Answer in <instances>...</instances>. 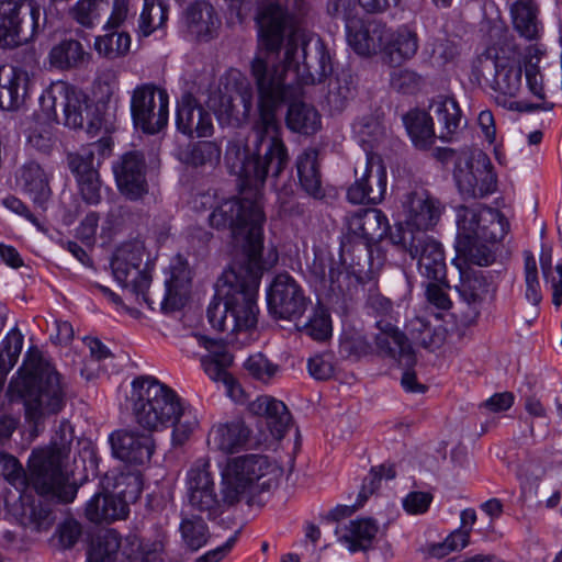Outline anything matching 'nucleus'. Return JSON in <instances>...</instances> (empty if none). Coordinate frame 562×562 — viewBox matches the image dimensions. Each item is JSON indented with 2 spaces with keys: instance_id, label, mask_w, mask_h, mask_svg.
Masks as SVG:
<instances>
[{
  "instance_id": "f257e3e1",
  "label": "nucleus",
  "mask_w": 562,
  "mask_h": 562,
  "mask_svg": "<svg viewBox=\"0 0 562 562\" xmlns=\"http://www.w3.org/2000/svg\"><path fill=\"white\" fill-rule=\"evenodd\" d=\"M136 391L134 416L136 423L148 431L123 428L109 437L112 454L131 464L143 465L150 461L155 440L150 434L159 426H172V443L182 446L199 426L192 409L184 407L178 394L153 378H137L133 381Z\"/></svg>"
},
{
  "instance_id": "f03ea898",
  "label": "nucleus",
  "mask_w": 562,
  "mask_h": 562,
  "mask_svg": "<svg viewBox=\"0 0 562 562\" xmlns=\"http://www.w3.org/2000/svg\"><path fill=\"white\" fill-rule=\"evenodd\" d=\"M251 76L258 91L259 116L245 145L241 176L249 186H262L268 176L278 178L289 162L288 149L281 138L277 108L284 101V86L267 63L257 58L251 63Z\"/></svg>"
},
{
  "instance_id": "7ed1b4c3",
  "label": "nucleus",
  "mask_w": 562,
  "mask_h": 562,
  "mask_svg": "<svg viewBox=\"0 0 562 562\" xmlns=\"http://www.w3.org/2000/svg\"><path fill=\"white\" fill-rule=\"evenodd\" d=\"M286 19L285 10L279 4L270 3L262 9L257 23L260 45L265 50L252 60L254 63L257 58L263 59L270 71L281 76L284 98L286 97L285 70L292 69L302 85L322 82L333 71L330 55L324 42L319 37L306 38L300 30H293L288 34L284 65L277 66L272 63L271 57L279 53L284 38Z\"/></svg>"
},
{
  "instance_id": "20e7f679",
  "label": "nucleus",
  "mask_w": 562,
  "mask_h": 562,
  "mask_svg": "<svg viewBox=\"0 0 562 562\" xmlns=\"http://www.w3.org/2000/svg\"><path fill=\"white\" fill-rule=\"evenodd\" d=\"M265 270L261 258L234 260L215 284V294L207 306L211 326L229 335L256 328L259 307L258 288Z\"/></svg>"
},
{
  "instance_id": "39448f33",
  "label": "nucleus",
  "mask_w": 562,
  "mask_h": 562,
  "mask_svg": "<svg viewBox=\"0 0 562 562\" xmlns=\"http://www.w3.org/2000/svg\"><path fill=\"white\" fill-rule=\"evenodd\" d=\"M68 385L55 366L37 348H30L9 384L12 400H21L25 419L35 429L66 404Z\"/></svg>"
},
{
  "instance_id": "423d86ee",
  "label": "nucleus",
  "mask_w": 562,
  "mask_h": 562,
  "mask_svg": "<svg viewBox=\"0 0 562 562\" xmlns=\"http://www.w3.org/2000/svg\"><path fill=\"white\" fill-rule=\"evenodd\" d=\"M72 441V428L68 422L63 420L52 437L50 445L32 451L31 480L33 490L38 495L64 504L75 499L78 486L68 469Z\"/></svg>"
},
{
  "instance_id": "0eeeda50",
  "label": "nucleus",
  "mask_w": 562,
  "mask_h": 562,
  "mask_svg": "<svg viewBox=\"0 0 562 562\" xmlns=\"http://www.w3.org/2000/svg\"><path fill=\"white\" fill-rule=\"evenodd\" d=\"M209 221L212 227L228 228L235 239L244 241L241 254L235 260L261 258L266 216L258 201L225 200L212 211Z\"/></svg>"
},
{
  "instance_id": "6e6552de",
  "label": "nucleus",
  "mask_w": 562,
  "mask_h": 562,
  "mask_svg": "<svg viewBox=\"0 0 562 562\" xmlns=\"http://www.w3.org/2000/svg\"><path fill=\"white\" fill-rule=\"evenodd\" d=\"M282 474L283 470L266 456L246 454L232 458L222 473L225 502L229 505L237 504L255 483L263 491L276 487Z\"/></svg>"
},
{
  "instance_id": "1a4fd4ad",
  "label": "nucleus",
  "mask_w": 562,
  "mask_h": 562,
  "mask_svg": "<svg viewBox=\"0 0 562 562\" xmlns=\"http://www.w3.org/2000/svg\"><path fill=\"white\" fill-rule=\"evenodd\" d=\"M115 280L153 310L154 301L147 290L151 282L149 254L144 241L133 239L121 244L111 260Z\"/></svg>"
},
{
  "instance_id": "9d476101",
  "label": "nucleus",
  "mask_w": 562,
  "mask_h": 562,
  "mask_svg": "<svg viewBox=\"0 0 562 562\" xmlns=\"http://www.w3.org/2000/svg\"><path fill=\"white\" fill-rule=\"evenodd\" d=\"M390 240L398 250L409 254L417 259V268L427 281L445 283L447 265L443 248L440 243L423 232L395 226L390 232Z\"/></svg>"
},
{
  "instance_id": "9b49d317",
  "label": "nucleus",
  "mask_w": 562,
  "mask_h": 562,
  "mask_svg": "<svg viewBox=\"0 0 562 562\" xmlns=\"http://www.w3.org/2000/svg\"><path fill=\"white\" fill-rule=\"evenodd\" d=\"M493 70L491 87L498 93L496 95L497 104L513 111H532L540 108L507 99L517 97L521 89L522 68L519 64L505 57L493 56L492 52L487 50L477 58L476 71L481 77L487 79L486 74H491Z\"/></svg>"
},
{
  "instance_id": "f8f14e48",
  "label": "nucleus",
  "mask_w": 562,
  "mask_h": 562,
  "mask_svg": "<svg viewBox=\"0 0 562 562\" xmlns=\"http://www.w3.org/2000/svg\"><path fill=\"white\" fill-rule=\"evenodd\" d=\"M186 501L192 513L204 514L207 519H215L224 513L226 506L224 494L218 497L215 490L214 473L211 471L209 457L198 458L186 473Z\"/></svg>"
},
{
  "instance_id": "ddd939ff",
  "label": "nucleus",
  "mask_w": 562,
  "mask_h": 562,
  "mask_svg": "<svg viewBox=\"0 0 562 562\" xmlns=\"http://www.w3.org/2000/svg\"><path fill=\"white\" fill-rule=\"evenodd\" d=\"M131 114L135 127L145 134L159 133L168 124V92L153 82L136 86L131 97Z\"/></svg>"
},
{
  "instance_id": "4468645a",
  "label": "nucleus",
  "mask_w": 562,
  "mask_h": 562,
  "mask_svg": "<svg viewBox=\"0 0 562 562\" xmlns=\"http://www.w3.org/2000/svg\"><path fill=\"white\" fill-rule=\"evenodd\" d=\"M508 228L505 216L492 207L460 206L458 210V245L477 238L497 244L507 235Z\"/></svg>"
},
{
  "instance_id": "2eb2a0df",
  "label": "nucleus",
  "mask_w": 562,
  "mask_h": 562,
  "mask_svg": "<svg viewBox=\"0 0 562 562\" xmlns=\"http://www.w3.org/2000/svg\"><path fill=\"white\" fill-rule=\"evenodd\" d=\"M25 0H0V47H16L30 40L44 26L41 8L29 4L27 22L20 18V10Z\"/></svg>"
},
{
  "instance_id": "dca6fc26",
  "label": "nucleus",
  "mask_w": 562,
  "mask_h": 562,
  "mask_svg": "<svg viewBox=\"0 0 562 562\" xmlns=\"http://www.w3.org/2000/svg\"><path fill=\"white\" fill-rule=\"evenodd\" d=\"M308 303L302 286L289 273L277 274L267 292L268 310L274 318H300Z\"/></svg>"
},
{
  "instance_id": "f3484780",
  "label": "nucleus",
  "mask_w": 562,
  "mask_h": 562,
  "mask_svg": "<svg viewBox=\"0 0 562 562\" xmlns=\"http://www.w3.org/2000/svg\"><path fill=\"white\" fill-rule=\"evenodd\" d=\"M40 104L47 120L59 122L58 108L64 115V124L71 128H81L83 126V110L88 106L82 102L80 95L65 81H56L46 88L41 98Z\"/></svg>"
},
{
  "instance_id": "a211bd4d",
  "label": "nucleus",
  "mask_w": 562,
  "mask_h": 562,
  "mask_svg": "<svg viewBox=\"0 0 562 562\" xmlns=\"http://www.w3.org/2000/svg\"><path fill=\"white\" fill-rule=\"evenodd\" d=\"M356 180L347 190L352 204H378L386 192V169L379 156L367 155L366 161L355 169Z\"/></svg>"
},
{
  "instance_id": "6ab92c4d",
  "label": "nucleus",
  "mask_w": 562,
  "mask_h": 562,
  "mask_svg": "<svg viewBox=\"0 0 562 562\" xmlns=\"http://www.w3.org/2000/svg\"><path fill=\"white\" fill-rule=\"evenodd\" d=\"M454 179L460 193L467 198L481 199L496 190L497 180L493 166L486 155H479L477 159L461 160L456 164Z\"/></svg>"
},
{
  "instance_id": "aec40b11",
  "label": "nucleus",
  "mask_w": 562,
  "mask_h": 562,
  "mask_svg": "<svg viewBox=\"0 0 562 562\" xmlns=\"http://www.w3.org/2000/svg\"><path fill=\"white\" fill-rule=\"evenodd\" d=\"M254 92L250 83L246 79H240L235 81L232 92L218 91L213 94L210 106L221 125H239L248 119Z\"/></svg>"
},
{
  "instance_id": "412c9836",
  "label": "nucleus",
  "mask_w": 562,
  "mask_h": 562,
  "mask_svg": "<svg viewBox=\"0 0 562 562\" xmlns=\"http://www.w3.org/2000/svg\"><path fill=\"white\" fill-rule=\"evenodd\" d=\"M456 289L468 305V311L461 315L462 324L465 326L476 324L484 302L494 292L492 282L481 270H460V282Z\"/></svg>"
},
{
  "instance_id": "4be33fe9",
  "label": "nucleus",
  "mask_w": 562,
  "mask_h": 562,
  "mask_svg": "<svg viewBox=\"0 0 562 562\" xmlns=\"http://www.w3.org/2000/svg\"><path fill=\"white\" fill-rule=\"evenodd\" d=\"M403 206L406 216L405 223L397 226L423 233L437 225L443 210L441 202L425 189L409 192Z\"/></svg>"
},
{
  "instance_id": "5701e85b",
  "label": "nucleus",
  "mask_w": 562,
  "mask_h": 562,
  "mask_svg": "<svg viewBox=\"0 0 562 562\" xmlns=\"http://www.w3.org/2000/svg\"><path fill=\"white\" fill-rule=\"evenodd\" d=\"M119 191L128 200L135 201L147 193L146 161L137 150L125 153L113 165Z\"/></svg>"
},
{
  "instance_id": "b1692460",
  "label": "nucleus",
  "mask_w": 562,
  "mask_h": 562,
  "mask_svg": "<svg viewBox=\"0 0 562 562\" xmlns=\"http://www.w3.org/2000/svg\"><path fill=\"white\" fill-rule=\"evenodd\" d=\"M355 3L352 0H335L328 5V12L336 19H341L346 24L347 41L359 55H369L379 47L374 35L376 26L370 30L353 15Z\"/></svg>"
},
{
  "instance_id": "393cba45",
  "label": "nucleus",
  "mask_w": 562,
  "mask_h": 562,
  "mask_svg": "<svg viewBox=\"0 0 562 562\" xmlns=\"http://www.w3.org/2000/svg\"><path fill=\"white\" fill-rule=\"evenodd\" d=\"M176 126L190 138H206L214 133L212 114L190 92L183 93L177 103Z\"/></svg>"
},
{
  "instance_id": "a878e982",
  "label": "nucleus",
  "mask_w": 562,
  "mask_h": 562,
  "mask_svg": "<svg viewBox=\"0 0 562 562\" xmlns=\"http://www.w3.org/2000/svg\"><path fill=\"white\" fill-rule=\"evenodd\" d=\"M348 234L363 244L376 245L390 231L389 220L379 209H364L346 216Z\"/></svg>"
},
{
  "instance_id": "bb28decb",
  "label": "nucleus",
  "mask_w": 562,
  "mask_h": 562,
  "mask_svg": "<svg viewBox=\"0 0 562 562\" xmlns=\"http://www.w3.org/2000/svg\"><path fill=\"white\" fill-rule=\"evenodd\" d=\"M252 430L243 419L214 425L207 435V446L211 450L223 453H236L248 447Z\"/></svg>"
},
{
  "instance_id": "cd10ccee",
  "label": "nucleus",
  "mask_w": 562,
  "mask_h": 562,
  "mask_svg": "<svg viewBox=\"0 0 562 562\" xmlns=\"http://www.w3.org/2000/svg\"><path fill=\"white\" fill-rule=\"evenodd\" d=\"M199 345L207 351L202 356L201 364L210 379L223 382L229 390L234 387V379L227 369L233 363V356L222 340L211 339L205 336H196Z\"/></svg>"
},
{
  "instance_id": "c85d7f7f",
  "label": "nucleus",
  "mask_w": 562,
  "mask_h": 562,
  "mask_svg": "<svg viewBox=\"0 0 562 562\" xmlns=\"http://www.w3.org/2000/svg\"><path fill=\"white\" fill-rule=\"evenodd\" d=\"M378 40L387 63L394 66L414 57L418 49L417 34L405 26L392 33L381 31Z\"/></svg>"
},
{
  "instance_id": "c756f323",
  "label": "nucleus",
  "mask_w": 562,
  "mask_h": 562,
  "mask_svg": "<svg viewBox=\"0 0 562 562\" xmlns=\"http://www.w3.org/2000/svg\"><path fill=\"white\" fill-rule=\"evenodd\" d=\"M15 182L40 206H43L50 196L48 173L34 160L26 161L18 169Z\"/></svg>"
},
{
  "instance_id": "7c9ffc66",
  "label": "nucleus",
  "mask_w": 562,
  "mask_h": 562,
  "mask_svg": "<svg viewBox=\"0 0 562 562\" xmlns=\"http://www.w3.org/2000/svg\"><path fill=\"white\" fill-rule=\"evenodd\" d=\"M249 411L265 417L266 426L273 438L281 439L285 435L291 415L283 402L271 396H259L249 404Z\"/></svg>"
},
{
  "instance_id": "2f4dec72",
  "label": "nucleus",
  "mask_w": 562,
  "mask_h": 562,
  "mask_svg": "<svg viewBox=\"0 0 562 562\" xmlns=\"http://www.w3.org/2000/svg\"><path fill=\"white\" fill-rule=\"evenodd\" d=\"M29 81V74L21 68H0V109L16 110L27 93Z\"/></svg>"
},
{
  "instance_id": "473e14b6",
  "label": "nucleus",
  "mask_w": 562,
  "mask_h": 562,
  "mask_svg": "<svg viewBox=\"0 0 562 562\" xmlns=\"http://www.w3.org/2000/svg\"><path fill=\"white\" fill-rule=\"evenodd\" d=\"M296 169L301 189L314 200H324L326 190L322 181L318 151L315 148L305 149L296 158Z\"/></svg>"
},
{
  "instance_id": "72a5a7b5",
  "label": "nucleus",
  "mask_w": 562,
  "mask_h": 562,
  "mask_svg": "<svg viewBox=\"0 0 562 562\" xmlns=\"http://www.w3.org/2000/svg\"><path fill=\"white\" fill-rule=\"evenodd\" d=\"M430 114L440 125L439 138L451 140L467 125L462 117V111L453 98H438L430 104Z\"/></svg>"
},
{
  "instance_id": "f704fd0d",
  "label": "nucleus",
  "mask_w": 562,
  "mask_h": 562,
  "mask_svg": "<svg viewBox=\"0 0 562 562\" xmlns=\"http://www.w3.org/2000/svg\"><path fill=\"white\" fill-rule=\"evenodd\" d=\"M191 284V272L186 263L178 260L171 267V274L166 280V292L160 302L165 313L173 312L183 306Z\"/></svg>"
},
{
  "instance_id": "c9c22d12",
  "label": "nucleus",
  "mask_w": 562,
  "mask_h": 562,
  "mask_svg": "<svg viewBox=\"0 0 562 562\" xmlns=\"http://www.w3.org/2000/svg\"><path fill=\"white\" fill-rule=\"evenodd\" d=\"M128 508L115 494L95 493L87 503L86 517L94 524L112 522L126 517Z\"/></svg>"
},
{
  "instance_id": "e433bc0d",
  "label": "nucleus",
  "mask_w": 562,
  "mask_h": 562,
  "mask_svg": "<svg viewBox=\"0 0 562 562\" xmlns=\"http://www.w3.org/2000/svg\"><path fill=\"white\" fill-rule=\"evenodd\" d=\"M186 21L189 32L200 41H209L220 24L213 5L205 1L190 4Z\"/></svg>"
},
{
  "instance_id": "4c0bfd02",
  "label": "nucleus",
  "mask_w": 562,
  "mask_h": 562,
  "mask_svg": "<svg viewBox=\"0 0 562 562\" xmlns=\"http://www.w3.org/2000/svg\"><path fill=\"white\" fill-rule=\"evenodd\" d=\"M538 5L535 0H515L510 5L514 29L521 37L536 41L540 34Z\"/></svg>"
},
{
  "instance_id": "58836bf2",
  "label": "nucleus",
  "mask_w": 562,
  "mask_h": 562,
  "mask_svg": "<svg viewBox=\"0 0 562 562\" xmlns=\"http://www.w3.org/2000/svg\"><path fill=\"white\" fill-rule=\"evenodd\" d=\"M372 245L356 243L350 248H341V260L348 266V272L357 281L364 283L372 278L374 263L372 259Z\"/></svg>"
},
{
  "instance_id": "ea45409f",
  "label": "nucleus",
  "mask_w": 562,
  "mask_h": 562,
  "mask_svg": "<svg viewBox=\"0 0 562 562\" xmlns=\"http://www.w3.org/2000/svg\"><path fill=\"white\" fill-rule=\"evenodd\" d=\"M16 519L20 525L31 531H47L54 524V516L49 506L43 504L38 499L23 498Z\"/></svg>"
},
{
  "instance_id": "a19ab883",
  "label": "nucleus",
  "mask_w": 562,
  "mask_h": 562,
  "mask_svg": "<svg viewBox=\"0 0 562 562\" xmlns=\"http://www.w3.org/2000/svg\"><path fill=\"white\" fill-rule=\"evenodd\" d=\"M376 345L381 351L396 359L398 363L404 367L411 368L416 361L414 350L408 339L403 333L396 329L391 328L379 335L376 337Z\"/></svg>"
},
{
  "instance_id": "79ce46f5",
  "label": "nucleus",
  "mask_w": 562,
  "mask_h": 562,
  "mask_svg": "<svg viewBox=\"0 0 562 562\" xmlns=\"http://www.w3.org/2000/svg\"><path fill=\"white\" fill-rule=\"evenodd\" d=\"M404 124L414 145L419 149L429 148L435 140L434 117L420 110L409 111L404 116Z\"/></svg>"
},
{
  "instance_id": "37998d69",
  "label": "nucleus",
  "mask_w": 562,
  "mask_h": 562,
  "mask_svg": "<svg viewBox=\"0 0 562 562\" xmlns=\"http://www.w3.org/2000/svg\"><path fill=\"white\" fill-rule=\"evenodd\" d=\"M90 55L76 40H65L55 45L49 52V63L53 67L67 70L78 68L87 63Z\"/></svg>"
},
{
  "instance_id": "c03bdc74",
  "label": "nucleus",
  "mask_w": 562,
  "mask_h": 562,
  "mask_svg": "<svg viewBox=\"0 0 562 562\" xmlns=\"http://www.w3.org/2000/svg\"><path fill=\"white\" fill-rule=\"evenodd\" d=\"M356 92V78L346 70L340 71L328 82L326 102L331 111L340 112Z\"/></svg>"
},
{
  "instance_id": "a18cd8bd",
  "label": "nucleus",
  "mask_w": 562,
  "mask_h": 562,
  "mask_svg": "<svg viewBox=\"0 0 562 562\" xmlns=\"http://www.w3.org/2000/svg\"><path fill=\"white\" fill-rule=\"evenodd\" d=\"M222 149L215 142L199 140L191 143L180 154V159L192 167H215L221 160Z\"/></svg>"
},
{
  "instance_id": "49530a36",
  "label": "nucleus",
  "mask_w": 562,
  "mask_h": 562,
  "mask_svg": "<svg viewBox=\"0 0 562 562\" xmlns=\"http://www.w3.org/2000/svg\"><path fill=\"white\" fill-rule=\"evenodd\" d=\"M378 526L371 519L352 520L339 540L347 544L350 552L366 551L371 547Z\"/></svg>"
},
{
  "instance_id": "de8ad7c7",
  "label": "nucleus",
  "mask_w": 562,
  "mask_h": 562,
  "mask_svg": "<svg viewBox=\"0 0 562 562\" xmlns=\"http://www.w3.org/2000/svg\"><path fill=\"white\" fill-rule=\"evenodd\" d=\"M286 125L294 132L313 134L321 126V117L312 105L304 102H293L288 110Z\"/></svg>"
},
{
  "instance_id": "09e8293b",
  "label": "nucleus",
  "mask_w": 562,
  "mask_h": 562,
  "mask_svg": "<svg viewBox=\"0 0 562 562\" xmlns=\"http://www.w3.org/2000/svg\"><path fill=\"white\" fill-rule=\"evenodd\" d=\"M169 0H144L139 16L138 31L143 36H149L156 30L162 29L168 20Z\"/></svg>"
},
{
  "instance_id": "8fccbe9b",
  "label": "nucleus",
  "mask_w": 562,
  "mask_h": 562,
  "mask_svg": "<svg viewBox=\"0 0 562 562\" xmlns=\"http://www.w3.org/2000/svg\"><path fill=\"white\" fill-rule=\"evenodd\" d=\"M0 474L18 490L23 491L27 486L33 488L30 461L27 470H24L20 461L2 448H0Z\"/></svg>"
},
{
  "instance_id": "3c124183",
  "label": "nucleus",
  "mask_w": 562,
  "mask_h": 562,
  "mask_svg": "<svg viewBox=\"0 0 562 562\" xmlns=\"http://www.w3.org/2000/svg\"><path fill=\"white\" fill-rule=\"evenodd\" d=\"M161 548L159 542L149 543L136 537L127 538L123 547L124 560L121 562H162Z\"/></svg>"
},
{
  "instance_id": "603ef678",
  "label": "nucleus",
  "mask_w": 562,
  "mask_h": 562,
  "mask_svg": "<svg viewBox=\"0 0 562 562\" xmlns=\"http://www.w3.org/2000/svg\"><path fill=\"white\" fill-rule=\"evenodd\" d=\"M121 540L114 530L98 536L88 551L87 562H115Z\"/></svg>"
},
{
  "instance_id": "864d4df0",
  "label": "nucleus",
  "mask_w": 562,
  "mask_h": 562,
  "mask_svg": "<svg viewBox=\"0 0 562 562\" xmlns=\"http://www.w3.org/2000/svg\"><path fill=\"white\" fill-rule=\"evenodd\" d=\"M180 532L186 547L191 551L201 549L210 537L206 522L201 516L195 515L182 518Z\"/></svg>"
},
{
  "instance_id": "5fc2aeb1",
  "label": "nucleus",
  "mask_w": 562,
  "mask_h": 562,
  "mask_svg": "<svg viewBox=\"0 0 562 562\" xmlns=\"http://www.w3.org/2000/svg\"><path fill=\"white\" fill-rule=\"evenodd\" d=\"M131 48V36L126 32H112L99 36L94 43V49L99 55L115 59L126 55Z\"/></svg>"
},
{
  "instance_id": "6e6d98bb",
  "label": "nucleus",
  "mask_w": 562,
  "mask_h": 562,
  "mask_svg": "<svg viewBox=\"0 0 562 562\" xmlns=\"http://www.w3.org/2000/svg\"><path fill=\"white\" fill-rule=\"evenodd\" d=\"M108 0H78L70 9L72 21L86 29H92L100 20L102 7Z\"/></svg>"
},
{
  "instance_id": "4d7b16f0",
  "label": "nucleus",
  "mask_w": 562,
  "mask_h": 562,
  "mask_svg": "<svg viewBox=\"0 0 562 562\" xmlns=\"http://www.w3.org/2000/svg\"><path fill=\"white\" fill-rule=\"evenodd\" d=\"M494 245L477 238L459 244L458 251L463 254L469 262L484 267L493 263L495 260Z\"/></svg>"
},
{
  "instance_id": "13d9d810",
  "label": "nucleus",
  "mask_w": 562,
  "mask_h": 562,
  "mask_svg": "<svg viewBox=\"0 0 562 562\" xmlns=\"http://www.w3.org/2000/svg\"><path fill=\"white\" fill-rule=\"evenodd\" d=\"M114 481L115 495L121 501H124L127 507L128 503H135L139 498L143 491V482L138 473H120L114 477Z\"/></svg>"
},
{
  "instance_id": "bf43d9fd",
  "label": "nucleus",
  "mask_w": 562,
  "mask_h": 562,
  "mask_svg": "<svg viewBox=\"0 0 562 562\" xmlns=\"http://www.w3.org/2000/svg\"><path fill=\"white\" fill-rule=\"evenodd\" d=\"M67 164L77 181L99 173L100 166L92 159V154L88 151L80 150L68 154Z\"/></svg>"
},
{
  "instance_id": "052dcab7",
  "label": "nucleus",
  "mask_w": 562,
  "mask_h": 562,
  "mask_svg": "<svg viewBox=\"0 0 562 562\" xmlns=\"http://www.w3.org/2000/svg\"><path fill=\"white\" fill-rule=\"evenodd\" d=\"M311 272L323 283L328 281L334 284L340 274L339 268L335 267V260L329 252L316 251L313 262L310 266Z\"/></svg>"
},
{
  "instance_id": "680f3d73",
  "label": "nucleus",
  "mask_w": 562,
  "mask_h": 562,
  "mask_svg": "<svg viewBox=\"0 0 562 562\" xmlns=\"http://www.w3.org/2000/svg\"><path fill=\"white\" fill-rule=\"evenodd\" d=\"M246 371L256 380L268 383L279 371V366L271 362L265 355H251L244 364Z\"/></svg>"
},
{
  "instance_id": "e2e57ef3",
  "label": "nucleus",
  "mask_w": 562,
  "mask_h": 562,
  "mask_svg": "<svg viewBox=\"0 0 562 562\" xmlns=\"http://www.w3.org/2000/svg\"><path fill=\"white\" fill-rule=\"evenodd\" d=\"M304 331L315 340H325L331 335V321L328 312L316 307L312 317L304 326Z\"/></svg>"
},
{
  "instance_id": "0e129e2a",
  "label": "nucleus",
  "mask_w": 562,
  "mask_h": 562,
  "mask_svg": "<svg viewBox=\"0 0 562 562\" xmlns=\"http://www.w3.org/2000/svg\"><path fill=\"white\" fill-rule=\"evenodd\" d=\"M422 85V77L409 69L394 70L391 75V87L401 93H415Z\"/></svg>"
},
{
  "instance_id": "69168bd1",
  "label": "nucleus",
  "mask_w": 562,
  "mask_h": 562,
  "mask_svg": "<svg viewBox=\"0 0 562 562\" xmlns=\"http://www.w3.org/2000/svg\"><path fill=\"white\" fill-rule=\"evenodd\" d=\"M82 535L81 525L74 518H68L60 522L54 533L58 544L63 549L72 548Z\"/></svg>"
},
{
  "instance_id": "338daca9",
  "label": "nucleus",
  "mask_w": 562,
  "mask_h": 562,
  "mask_svg": "<svg viewBox=\"0 0 562 562\" xmlns=\"http://www.w3.org/2000/svg\"><path fill=\"white\" fill-rule=\"evenodd\" d=\"M307 369L316 380H328L334 375V356L330 352L315 355L308 359Z\"/></svg>"
},
{
  "instance_id": "774afa93",
  "label": "nucleus",
  "mask_w": 562,
  "mask_h": 562,
  "mask_svg": "<svg viewBox=\"0 0 562 562\" xmlns=\"http://www.w3.org/2000/svg\"><path fill=\"white\" fill-rule=\"evenodd\" d=\"M80 195L88 204L97 205L101 201V186L102 181L100 173L86 177L82 180L77 181Z\"/></svg>"
}]
</instances>
